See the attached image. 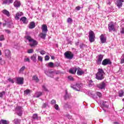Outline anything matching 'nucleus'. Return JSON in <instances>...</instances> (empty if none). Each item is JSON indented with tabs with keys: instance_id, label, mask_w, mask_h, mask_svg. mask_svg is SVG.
I'll use <instances>...</instances> for the list:
<instances>
[{
	"instance_id": "obj_1",
	"label": "nucleus",
	"mask_w": 124,
	"mask_h": 124,
	"mask_svg": "<svg viewBox=\"0 0 124 124\" xmlns=\"http://www.w3.org/2000/svg\"><path fill=\"white\" fill-rule=\"evenodd\" d=\"M25 38L27 40H28L29 42H30V46L31 47H35V46H37L38 44V42L31 38L30 35L25 36Z\"/></svg>"
},
{
	"instance_id": "obj_2",
	"label": "nucleus",
	"mask_w": 124,
	"mask_h": 124,
	"mask_svg": "<svg viewBox=\"0 0 124 124\" xmlns=\"http://www.w3.org/2000/svg\"><path fill=\"white\" fill-rule=\"evenodd\" d=\"M105 73L102 68H99L98 72L96 74V79L97 80H103Z\"/></svg>"
},
{
	"instance_id": "obj_3",
	"label": "nucleus",
	"mask_w": 124,
	"mask_h": 124,
	"mask_svg": "<svg viewBox=\"0 0 124 124\" xmlns=\"http://www.w3.org/2000/svg\"><path fill=\"white\" fill-rule=\"evenodd\" d=\"M81 87H82V84L80 83H76L75 84H72L71 85V88L77 92L81 91Z\"/></svg>"
},
{
	"instance_id": "obj_4",
	"label": "nucleus",
	"mask_w": 124,
	"mask_h": 124,
	"mask_svg": "<svg viewBox=\"0 0 124 124\" xmlns=\"http://www.w3.org/2000/svg\"><path fill=\"white\" fill-rule=\"evenodd\" d=\"M89 41L91 42V43L93 42H94L95 38V34H94V32H93V31L91 30L89 31Z\"/></svg>"
},
{
	"instance_id": "obj_5",
	"label": "nucleus",
	"mask_w": 124,
	"mask_h": 124,
	"mask_svg": "<svg viewBox=\"0 0 124 124\" xmlns=\"http://www.w3.org/2000/svg\"><path fill=\"white\" fill-rule=\"evenodd\" d=\"M64 55L66 59H68L69 60H72L74 57V54L71 51H69L65 52Z\"/></svg>"
},
{
	"instance_id": "obj_6",
	"label": "nucleus",
	"mask_w": 124,
	"mask_h": 124,
	"mask_svg": "<svg viewBox=\"0 0 124 124\" xmlns=\"http://www.w3.org/2000/svg\"><path fill=\"white\" fill-rule=\"evenodd\" d=\"M108 31L109 32H111V31H116V29H115V25H114V22H110L108 24Z\"/></svg>"
},
{
	"instance_id": "obj_7",
	"label": "nucleus",
	"mask_w": 124,
	"mask_h": 124,
	"mask_svg": "<svg viewBox=\"0 0 124 124\" xmlns=\"http://www.w3.org/2000/svg\"><path fill=\"white\" fill-rule=\"evenodd\" d=\"M102 64L104 66L106 65H110V64H112V62L110 59H105L102 61Z\"/></svg>"
},
{
	"instance_id": "obj_8",
	"label": "nucleus",
	"mask_w": 124,
	"mask_h": 124,
	"mask_svg": "<svg viewBox=\"0 0 124 124\" xmlns=\"http://www.w3.org/2000/svg\"><path fill=\"white\" fill-rule=\"evenodd\" d=\"M97 88H98L99 90H105L106 83H105V82L103 81L97 85Z\"/></svg>"
},
{
	"instance_id": "obj_9",
	"label": "nucleus",
	"mask_w": 124,
	"mask_h": 124,
	"mask_svg": "<svg viewBox=\"0 0 124 124\" xmlns=\"http://www.w3.org/2000/svg\"><path fill=\"white\" fill-rule=\"evenodd\" d=\"M45 73L48 77H50V78H54V71L45 70Z\"/></svg>"
},
{
	"instance_id": "obj_10",
	"label": "nucleus",
	"mask_w": 124,
	"mask_h": 124,
	"mask_svg": "<svg viewBox=\"0 0 124 124\" xmlns=\"http://www.w3.org/2000/svg\"><path fill=\"white\" fill-rule=\"evenodd\" d=\"M103 55L99 54L98 55V57L97 60L96 61L97 64L100 65L101 64V62H102V60H103Z\"/></svg>"
},
{
	"instance_id": "obj_11",
	"label": "nucleus",
	"mask_w": 124,
	"mask_h": 124,
	"mask_svg": "<svg viewBox=\"0 0 124 124\" xmlns=\"http://www.w3.org/2000/svg\"><path fill=\"white\" fill-rule=\"evenodd\" d=\"M124 2V0H116L115 2L116 5L118 7V8H121L123 6V3Z\"/></svg>"
},
{
	"instance_id": "obj_12",
	"label": "nucleus",
	"mask_w": 124,
	"mask_h": 124,
	"mask_svg": "<svg viewBox=\"0 0 124 124\" xmlns=\"http://www.w3.org/2000/svg\"><path fill=\"white\" fill-rule=\"evenodd\" d=\"M16 81L18 85H23L24 84V78H17Z\"/></svg>"
},
{
	"instance_id": "obj_13",
	"label": "nucleus",
	"mask_w": 124,
	"mask_h": 124,
	"mask_svg": "<svg viewBox=\"0 0 124 124\" xmlns=\"http://www.w3.org/2000/svg\"><path fill=\"white\" fill-rule=\"evenodd\" d=\"M20 22H22L23 24H25V25H27L28 23H29V21L26 16L21 17L20 19Z\"/></svg>"
},
{
	"instance_id": "obj_14",
	"label": "nucleus",
	"mask_w": 124,
	"mask_h": 124,
	"mask_svg": "<svg viewBox=\"0 0 124 124\" xmlns=\"http://www.w3.org/2000/svg\"><path fill=\"white\" fill-rule=\"evenodd\" d=\"M23 15L24 14L22 12H18L16 14L15 19L16 20H20V17H21V16H23Z\"/></svg>"
},
{
	"instance_id": "obj_15",
	"label": "nucleus",
	"mask_w": 124,
	"mask_h": 124,
	"mask_svg": "<svg viewBox=\"0 0 124 124\" xmlns=\"http://www.w3.org/2000/svg\"><path fill=\"white\" fill-rule=\"evenodd\" d=\"M42 32H46L47 33V32H48V27H47V25L46 24L43 25L42 27Z\"/></svg>"
},
{
	"instance_id": "obj_16",
	"label": "nucleus",
	"mask_w": 124,
	"mask_h": 124,
	"mask_svg": "<svg viewBox=\"0 0 124 124\" xmlns=\"http://www.w3.org/2000/svg\"><path fill=\"white\" fill-rule=\"evenodd\" d=\"M77 72V68L76 67H73L69 70V73H71V74H76Z\"/></svg>"
},
{
	"instance_id": "obj_17",
	"label": "nucleus",
	"mask_w": 124,
	"mask_h": 124,
	"mask_svg": "<svg viewBox=\"0 0 124 124\" xmlns=\"http://www.w3.org/2000/svg\"><path fill=\"white\" fill-rule=\"evenodd\" d=\"M2 13L4 14V15H6L7 17H10V13H9V11H7L6 9H4L1 11Z\"/></svg>"
},
{
	"instance_id": "obj_18",
	"label": "nucleus",
	"mask_w": 124,
	"mask_h": 124,
	"mask_svg": "<svg viewBox=\"0 0 124 124\" xmlns=\"http://www.w3.org/2000/svg\"><path fill=\"white\" fill-rule=\"evenodd\" d=\"M21 109H22V107H17L18 111H17V114L18 116H19V117H21V116H22L23 114V111Z\"/></svg>"
},
{
	"instance_id": "obj_19",
	"label": "nucleus",
	"mask_w": 124,
	"mask_h": 124,
	"mask_svg": "<svg viewBox=\"0 0 124 124\" xmlns=\"http://www.w3.org/2000/svg\"><path fill=\"white\" fill-rule=\"evenodd\" d=\"M36 57H37L36 53L34 54L32 56H31V59L32 61L33 62H36L37 61L36 60Z\"/></svg>"
},
{
	"instance_id": "obj_20",
	"label": "nucleus",
	"mask_w": 124,
	"mask_h": 124,
	"mask_svg": "<svg viewBox=\"0 0 124 124\" xmlns=\"http://www.w3.org/2000/svg\"><path fill=\"white\" fill-rule=\"evenodd\" d=\"M4 53H5V56L7 57V58H10L11 55L10 50H9V49H6L4 51Z\"/></svg>"
},
{
	"instance_id": "obj_21",
	"label": "nucleus",
	"mask_w": 124,
	"mask_h": 124,
	"mask_svg": "<svg viewBox=\"0 0 124 124\" xmlns=\"http://www.w3.org/2000/svg\"><path fill=\"white\" fill-rule=\"evenodd\" d=\"M100 38L101 43L103 44L106 42V38L104 37V35L102 34L100 37Z\"/></svg>"
},
{
	"instance_id": "obj_22",
	"label": "nucleus",
	"mask_w": 124,
	"mask_h": 124,
	"mask_svg": "<svg viewBox=\"0 0 124 124\" xmlns=\"http://www.w3.org/2000/svg\"><path fill=\"white\" fill-rule=\"evenodd\" d=\"M29 29H34L35 28V23L33 21H31L30 22V24L29 25Z\"/></svg>"
},
{
	"instance_id": "obj_23",
	"label": "nucleus",
	"mask_w": 124,
	"mask_h": 124,
	"mask_svg": "<svg viewBox=\"0 0 124 124\" xmlns=\"http://www.w3.org/2000/svg\"><path fill=\"white\" fill-rule=\"evenodd\" d=\"M13 3V0H4L2 4H10Z\"/></svg>"
},
{
	"instance_id": "obj_24",
	"label": "nucleus",
	"mask_w": 124,
	"mask_h": 124,
	"mask_svg": "<svg viewBox=\"0 0 124 124\" xmlns=\"http://www.w3.org/2000/svg\"><path fill=\"white\" fill-rule=\"evenodd\" d=\"M32 91L30 89H27L24 91V95H28L31 93Z\"/></svg>"
},
{
	"instance_id": "obj_25",
	"label": "nucleus",
	"mask_w": 124,
	"mask_h": 124,
	"mask_svg": "<svg viewBox=\"0 0 124 124\" xmlns=\"http://www.w3.org/2000/svg\"><path fill=\"white\" fill-rule=\"evenodd\" d=\"M46 35H47V33L46 32L41 33L39 34L40 37L42 39H45L46 38Z\"/></svg>"
},
{
	"instance_id": "obj_26",
	"label": "nucleus",
	"mask_w": 124,
	"mask_h": 124,
	"mask_svg": "<svg viewBox=\"0 0 124 124\" xmlns=\"http://www.w3.org/2000/svg\"><path fill=\"white\" fill-rule=\"evenodd\" d=\"M14 5L15 7H20L21 3L19 1H15L14 3Z\"/></svg>"
},
{
	"instance_id": "obj_27",
	"label": "nucleus",
	"mask_w": 124,
	"mask_h": 124,
	"mask_svg": "<svg viewBox=\"0 0 124 124\" xmlns=\"http://www.w3.org/2000/svg\"><path fill=\"white\" fill-rule=\"evenodd\" d=\"M32 118L33 120H41V117H38V115L37 114H34L32 116Z\"/></svg>"
},
{
	"instance_id": "obj_28",
	"label": "nucleus",
	"mask_w": 124,
	"mask_h": 124,
	"mask_svg": "<svg viewBox=\"0 0 124 124\" xmlns=\"http://www.w3.org/2000/svg\"><path fill=\"white\" fill-rule=\"evenodd\" d=\"M77 74L78 76H82V75H84V74H85V72L83 71L82 70L80 71L78 70V71H77Z\"/></svg>"
},
{
	"instance_id": "obj_29",
	"label": "nucleus",
	"mask_w": 124,
	"mask_h": 124,
	"mask_svg": "<svg viewBox=\"0 0 124 124\" xmlns=\"http://www.w3.org/2000/svg\"><path fill=\"white\" fill-rule=\"evenodd\" d=\"M103 106L104 107H105V108H109V104L108 103V102H106V101H105V102H103L102 103Z\"/></svg>"
},
{
	"instance_id": "obj_30",
	"label": "nucleus",
	"mask_w": 124,
	"mask_h": 124,
	"mask_svg": "<svg viewBox=\"0 0 124 124\" xmlns=\"http://www.w3.org/2000/svg\"><path fill=\"white\" fill-rule=\"evenodd\" d=\"M70 97V95L68 94V92H67V90H65V94L64 96V98L65 100H66L67 98H69Z\"/></svg>"
},
{
	"instance_id": "obj_31",
	"label": "nucleus",
	"mask_w": 124,
	"mask_h": 124,
	"mask_svg": "<svg viewBox=\"0 0 124 124\" xmlns=\"http://www.w3.org/2000/svg\"><path fill=\"white\" fill-rule=\"evenodd\" d=\"M1 123L2 124H9L10 122L9 121L3 120V119H1Z\"/></svg>"
},
{
	"instance_id": "obj_32",
	"label": "nucleus",
	"mask_w": 124,
	"mask_h": 124,
	"mask_svg": "<svg viewBox=\"0 0 124 124\" xmlns=\"http://www.w3.org/2000/svg\"><path fill=\"white\" fill-rule=\"evenodd\" d=\"M21 122V120L18 118H16L14 120V124H20V122Z\"/></svg>"
},
{
	"instance_id": "obj_33",
	"label": "nucleus",
	"mask_w": 124,
	"mask_h": 124,
	"mask_svg": "<svg viewBox=\"0 0 124 124\" xmlns=\"http://www.w3.org/2000/svg\"><path fill=\"white\" fill-rule=\"evenodd\" d=\"M47 67H54V63L52 62H49L47 64H46Z\"/></svg>"
},
{
	"instance_id": "obj_34",
	"label": "nucleus",
	"mask_w": 124,
	"mask_h": 124,
	"mask_svg": "<svg viewBox=\"0 0 124 124\" xmlns=\"http://www.w3.org/2000/svg\"><path fill=\"white\" fill-rule=\"evenodd\" d=\"M32 78H33V80H34L35 81H36L37 83L39 82V79L36 76H33Z\"/></svg>"
},
{
	"instance_id": "obj_35",
	"label": "nucleus",
	"mask_w": 124,
	"mask_h": 124,
	"mask_svg": "<svg viewBox=\"0 0 124 124\" xmlns=\"http://www.w3.org/2000/svg\"><path fill=\"white\" fill-rule=\"evenodd\" d=\"M5 38H4V35L1 34L0 35V41H4Z\"/></svg>"
},
{
	"instance_id": "obj_36",
	"label": "nucleus",
	"mask_w": 124,
	"mask_h": 124,
	"mask_svg": "<svg viewBox=\"0 0 124 124\" xmlns=\"http://www.w3.org/2000/svg\"><path fill=\"white\" fill-rule=\"evenodd\" d=\"M118 95L120 97H123V96H124V91H120L119 92Z\"/></svg>"
},
{
	"instance_id": "obj_37",
	"label": "nucleus",
	"mask_w": 124,
	"mask_h": 124,
	"mask_svg": "<svg viewBox=\"0 0 124 124\" xmlns=\"http://www.w3.org/2000/svg\"><path fill=\"white\" fill-rule=\"evenodd\" d=\"M67 23H68L69 24H72L73 22V20H72V18L69 17L67 19Z\"/></svg>"
},
{
	"instance_id": "obj_38",
	"label": "nucleus",
	"mask_w": 124,
	"mask_h": 124,
	"mask_svg": "<svg viewBox=\"0 0 124 124\" xmlns=\"http://www.w3.org/2000/svg\"><path fill=\"white\" fill-rule=\"evenodd\" d=\"M108 12H112L114 10L113 6H111V7H108Z\"/></svg>"
},
{
	"instance_id": "obj_39",
	"label": "nucleus",
	"mask_w": 124,
	"mask_h": 124,
	"mask_svg": "<svg viewBox=\"0 0 124 124\" xmlns=\"http://www.w3.org/2000/svg\"><path fill=\"white\" fill-rule=\"evenodd\" d=\"M61 63L59 62H55L54 63V67H58V66H60Z\"/></svg>"
},
{
	"instance_id": "obj_40",
	"label": "nucleus",
	"mask_w": 124,
	"mask_h": 124,
	"mask_svg": "<svg viewBox=\"0 0 124 124\" xmlns=\"http://www.w3.org/2000/svg\"><path fill=\"white\" fill-rule=\"evenodd\" d=\"M87 46L86 45L84 44L83 43H81L79 45V48L80 49H83L84 47H86Z\"/></svg>"
},
{
	"instance_id": "obj_41",
	"label": "nucleus",
	"mask_w": 124,
	"mask_h": 124,
	"mask_svg": "<svg viewBox=\"0 0 124 124\" xmlns=\"http://www.w3.org/2000/svg\"><path fill=\"white\" fill-rule=\"evenodd\" d=\"M65 107L66 108H69V109H71V108H72V105H70V104H65Z\"/></svg>"
},
{
	"instance_id": "obj_42",
	"label": "nucleus",
	"mask_w": 124,
	"mask_h": 124,
	"mask_svg": "<svg viewBox=\"0 0 124 124\" xmlns=\"http://www.w3.org/2000/svg\"><path fill=\"white\" fill-rule=\"evenodd\" d=\"M54 108L55 110H57V111H59L60 110V108L59 107V105H58L57 104H55L54 105Z\"/></svg>"
},
{
	"instance_id": "obj_43",
	"label": "nucleus",
	"mask_w": 124,
	"mask_h": 124,
	"mask_svg": "<svg viewBox=\"0 0 124 124\" xmlns=\"http://www.w3.org/2000/svg\"><path fill=\"white\" fill-rule=\"evenodd\" d=\"M38 61H39L40 62H43V58H42V57L40 56H38Z\"/></svg>"
},
{
	"instance_id": "obj_44",
	"label": "nucleus",
	"mask_w": 124,
	"mask_h": 124,
	"mask_svg": "<svg viewBox=\"0 0 124 124\" xmlns=\"http://www.w3.org/2000/svg\"><path fill=\"white\" fill-rule=\"evenodd\" d=\"M26 68V67L23 66H22L20 69H19V72H23L24 70H25V69Z\"/></svg>"
},
{
	"instance_id": "obj_45",
	"label": "nucleus",
	"mask_w": 124,
	"mask_h": 124,
	"mask_svg": "<svg viewBox=\"0 0 124 124\" xmlns=\"http://www.w3.org/2000/svg\"><path fill=\"white\" fill-rule=\"evenodd\" d=\"M4 94H5V92L4 91H2V92L0 93V97H2Z\"/></svg>"
},
{
	"instance_id": "obj_46",
	"label": "nucleus",
	"mask_w": 124,
	"mask_h": 124,
	"mask_svg": "<svg viewBox=\"0 0 124 124\" xmlns=\"http://www.w3.org/2000/svg\"><path fill=\"white\" fill-rule=\"evenodd\" d=\"M107 4L109 5H111V3H112V0H107L106 1Z\"/></svg>"
},
{
	"instance_id": "obj_47",
	"label": "nucleus",
	"mask_w": 124,
	"mask_h": 124,
	"mask_svg": "<svg viewBox=\"0 0 124 124\" xmlns=\"http://www.w3.org/2000/svg\"><path fill=\"white\" fill-rule=\"evenodd\" d=\"M8 81L10 82V83H12V84H14V80L11 78H8Z\"/></svg>"
},
{
	"instance_id": "obj_48",
	"label": "nucleus",
	"mask_w": 124,
	"mask_h": 124,
	"mask_svg": "<svg viewBox=\"0 0 124 124\" xmlns=\"http://www.w3.org/2000/svg\"><path fill=\"white\" fill-rule=\"evenodd\" d=\"M42 88H43L44 91H45V92H49V91H48V89H47V88H46V86L43 85V86H42Z\"/></svg>"
},
{
	"instance_id": "obj_49",
	"label": "nucleus",
	"mask_w": 124,
	"mask_h": 124,
	"mask_svg": "<svg viewBox=\"0 0 124 124\" xmlns=\"http://www.w3.org/2000/svg\"><path fill=\"white\" fill-rule=\"evenodd\" d=\"M68 79L70 80V81H73V80H74V79L73 78V77H72V76H68Z\"/></svg>"
},
{
	"instance_id": "obj_50",
	"label": "nucleus",
	"mask_w": 124,
	"mask_h": 124,
	"mask_svg": "<svg viewBox=\"0 0 124 124\" xmlns=\"http://www.w3.org/2000/svg\"><path fill=\"white\" fill-rule=\"evenodd\" d=\"M50 60V57L48 55H46L45 57V61H49Z\"/></svg>"
},
{
	"instance_id": "obj_51",
	"label": "nucleus",
	"mask_w": 124,
	"mask_h": 124,
	"mask_svg": "<svg viewBox=\"0 0 124 124\" xmlns=\"http://www.w3.org/2000/svg\"><path fill=\"white\" fill-rule=\"evenodd\" d=\"M28 54H32V53H33V49H30L28 50Z\"/></svg>"
},
{
	"instance_id": "obj_52",
	"label": "nucleus",
	"mask_w": 124,
	"mask_h": 124,
	"mask_svg": "<svg viewBox=\"0 0 124 124\" xmlns=\"http://www.w3.org/2000/svg\"><path fill=\"white\" fill-rule=\"evenodd\" d=\"M96 94L99 97H101V96H102V94L100 92H97Z\"/></svg>"
},
{
	"instance_id": "obj_53",
	"label": "nucleus",
	"mask_w": 124,
	"mask_h": 124,
	"mask_svg": "<svg viewBox=\"0 0 124 124\" xmlns=\"http://www.w3.org/2000/svg\"><path fill=\"white\" fill-rule=\"evenodd\" d=\"M47 105H48V103L46 102L44 103L43 105V108H46Z\"/></svg>"
},
{
	"instance_id": "obj_54",
	"label": "nucleus",
	"mask_w": 124,
	"mask_h": 124,
	"mask_svg": "<svg viewBox=\"0 0 124 124\" xmlns=\"http://www.w3.org/2000/svg\"><path fill=\"white\" fill-rule=\"evenodd\" d=\"M42 95V93L41 92H39L37 94L36 97H40Z\"/></svg>"
},
{
	"instance_id": "obj_55",
	"label": "nucleus",
	"mask_w": 124,
	"mask_h": 124,
	"mask_svg": "<svg viewBox=\"0 0 124 124\" xmlns=\"http://www.w3.org/2000/svg\"><path fill=\"white\" fill-rule=\"evenodd\" d=\"M121 63H124V54L122 55V59H121Z\"/></svg>"
},
{
	"instance_id": "obj_56",
	"label": "nucleus",
	"mask_w": 124,
	"mask_h": 124,
	"mask_svg": "<svg viewBox=\"0 0 124 124\" xmlns=\"http://www.w3.org/2000/svg\"><path fill=\"white\" fill-rule=\"evenodd\" d=\"M40 53L41 55H45L46 54V51L45 50H41Z\"/></svg>"
},
{
	"instance_id": "obj_57",
	"label": "nucleus",
	"mask_w": 124,
	"mask_h": 124,
	"mask_svg": "<svg viewBox=\"0 0 124 124\" xmlns=\"http://www.w3.org/2000/svg\"><path fill=\"white\" fill-rule=\"evenodd\" d=\"M120 33H121V34H124V28H121Z\"/></svg>"
},
{
	"instance_id": "obj_58",
	"label": "nucleus",
	"mask_w": 124,
	"mask_h": 124,
	"mask_svg": "<svg viewBox=\"0 0 124 124\" xmlns=\"http://www.w3.org/2000/svg\"><path fill=\"white\" fill-rule=\"evenodd\" d=\"M4 31L6 32V33H8V34H10V33H11V31H10V30H8L5 29V30H4Z\"/></svg>"
},
{
	"instance_id": "obj_59",
	"label": "nucleus",
	"mask_w": 124,
	"mask_h": 124,
	"mask_svg": "<svg viewBox=\"0 0 124 124\" xmlns=\"http://www.w3.org/2000/svg\"><path fill=\"white\" fill-rule=\"evenodd\" d=\"M24 62H30L31 61L30 60V58H27L24 59Z\"/></svg>"
},
{
	"instance_id": "obj_60",
	"label": "nucleus",
	"mask_w": 124,
	"mask_h": 124,
	"mask_svg": "<svg viewBox=\"0 0 124 124\" xmlns=\"http://www.w3.org/2000/svg\"><path fill=\"white\" fill-rule=\"evenodd\" d=\"M81 9V7L80 6H77L76 7V10H77V11H79Z\"/></svg>"
},
{
	"instance_id": "obj_61",
	"label": "nucleus",
	"mask_w": 124,
	"mask_h": 124,
	"mask_svg": "<svg viewBox=\"0 0 124 124\" xmlns=\"http://www.w3.org/2000/svg\"><path fill=\"white\" fill-rule=\"evenodd\" d=\"M66 118H68V119H70L72 118V116L69 114L66 115Z\"/></svg>"
},
{
	"instance_id": "obj_62",
	"label": "nucleus",
	"mask_w": 124,
	"mask_h": 124,
	"mask_svg": "<svg viewBox=\"0 0 124 124\" xmlns=\"http://www.w3.org/2000/svg\"><path fill=\"white\" fill-rule=\"evenodd\" d=\"M51 104H56V100H52L51 101Z\"/></svg>"
},
{
	"instance_id": "obj_63",
	"label": "nucleus",
	"mask_w": 124,
	"mask_h": 124,
	"mask_svg": "<svg viewBox=\"0 0 124 124\" xmlns=\"http://www.w3.org/2000/svg\"><path fill=\"white\" fill-rule=\"evenodd\" d=\"M66 41L68 42V44H70L71 43V41L69 40V39H67Z\"/></svg>"
},
{
	"instance_id": "obj_64",
	"label": "nucleus",
	"mask_w": 124,
	"mask_h": 124,
	"mask_svg": "<svg viewBox=\"0 0 124 124\" xmlns=\"http://www.w3.org/2000/svg\"><path fill=\"white\" fill-rule=\"evenodd\" d=\"M79 44H80L79 42H77L75 43V45L76 46H78Z\"/></svg>"
}]
</instances>
